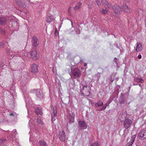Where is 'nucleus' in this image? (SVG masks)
Segmentation results:
<instances>
[{
    "mask_svg": "<svg viewBox=\"0 0 146 146\" xmlns=\"http://www.w3.org/2000/svg\"><path fill=\"white\" fill-rule=\"evenodd\" d=\"M51 113L52 117V121L53 122L55 120L54 117L57 115V110L56 108H54L52 107H51Z\"/></svg>",
    "mask_w": 146,
    "mask_h": 146,
    "instance_id": "4",
    "label": "nucleus"
},
{
    "mask_svg": "<svg viewBox=\"0 0 146 146\" xmlns=\"http://www.w3.org/2000/svg\"><path fill=\"white\" fill-rule=\"evenodd\" d=\"M35 112L37 115H42L43 113L42 112V110L41 109L37 108L35 109Z\"/></svg>",
    "mask_w": 146,
    "mask_h": 146,
    "instance_id": "20",
    "label": "nucleus"
},
{
    "mask_svg": "<svg viewBox=\"0 0 146 146\" xmlns=\"http://www.w3.org/2000/svg\"><path fill=\"white\" fill-rule=\"evenodd\" d=\"M136 137V136L135 135H133L132 136L130 141L128 143L129 146H131V145L133 144Z\"/></svg>",
    "mask_w": 146,
    "mask_h": 146,
    "instance_id": "19",
    "label": "nucleus"
},
{
    "mask_svg": "<svg viewBox=\"0 0 146 146\" xmlns=\"http://www.w3.org/2000/svg\"><path fill=\"white\" fill-rule=\"evenodd\" d=\"M38 64H32L31 71L33 72H36L38 71Z\"/></svg>",
    "mask_w": 146,
    "mask_h": 146,
    "instance_id": "17",
    "label": "nucleus"
},
{
    "mask_svg": "<svg viewBox=\"0 0 146 146\" xmlns=\"http://www.w3.org/2000/svg\"><path fill=\"white\" fill-rule=\"evenodd\" d=\"M81 4L80 2L78 3L76 5V6L74 8V9L76 10L78 9L81 5Z\"/></svg>",
    "mask_w": 146,
    "mask_h": 146,
    "instance_id": "27",
    "label": "nucleus"
},
{
    "mask_svg": "<svg viewBox=\"0 0 146 146\" xmlns=\"http://www.w3.org/2000/svg\"><path fill=\"white\" fill-rule=\"evenodd\" d=\"M132 121L130 119H126L124 122L123 125L126 129L129 127L132 124Z\"/></svg>",
    "mask_w": 146,
    "mask_h": 146,
    "instance_id": "6",
    "label": "nucleus"
},
{
    "mask_svg": "<svg viewBox=\"0 0 146 146\" xmlns=\"http://www.w3.org/2000/svg\"><path fill=\"white\" fill-rule=\"evenodd\" d=\"M145 146H146V144L145 145Z\"/></svg>",
    "mask_w": 146,
    "mask_h": 146,
    "instance_id": "52",
    "label": "nucleus"
},
{
    "mask_svg": "<svg viewBox=\"0 0 146 146\" xmlns=\"http://www.w3.org/2000/svg\"><path fill=\"white\" fill-rule=\"evenodd\" d=\"M143 48L142 44L140 43L137 42L135 49L136 51L137 52H140L142 50Z\"/></svg>",
    "mask_w": 146,
    "mask_h": 146,
    "instance_id": "13",
    "label": "nucleus"
},
{
    "mask_svg": "<svg viewBox=\"0 0 146 146\" xmlns=\"http://www.w3.org/2000/svg\"><path fill=\"white\" fill-rule=\"evenodd\" d=\"M9 55L10 58L16 59L17 57L19 58H24L25 56L27 54L26 53L25 50H23L21 52H19L17 54H13L12 52H9Z\"/></svg>",
    "mask_w": 146,
    "mask_h": 146,
    "instance_id": "1",
    "label": "nucleus"
},
{
    "mask_svg": "<svg viewBox=\"0 0 146 146\" xmlns=\"http://www.w3.org/2000/svg\"><path fill=\"white\" fill-rule=\"evenodd\" d=\"M94 3L95 5L96 4L98 6H99L100 5V1L99 0H95Z\"/></svg>",
    "mask_w": 146,
    "mask_h": 146,
    "instance_id": "28",
    "label": "nucleus"
},
{
    "mask_svg": "<svg viewBox=\"0 0 146 146\" xmlns=\"http://www.w3.org/2000/svg\"><path fill=\"white\" fill-rule=\"evenodd\" d=\"M65 133V132L63 130L60 132L59 133V138L62 141H64L65 140L66 136Z\"/></svg>",
    "mask_w": 146,
    "mask_h": 146,
    "instance_id": "11",
    "label": "nucleus"
},
{
    "mask_svg": "<svg viewBox=\"0 0 146 146\" xmlns=\"http://www.w3.org/2000/svg\"><path fill=\"white\" fill-rule=\"evenodd\" d=\"M7 132L8 133H9V131H7Z\"/></svg>",
    "mask_w": 146,
    "mask_h": 146,
    "instance_id": "48",
    "label": "nucleus"
},
{
    "mask_svg": "<svg viewBox=\"0 0 146 146\" xmlns=\"http://www.w3.org/2000/svg\"><path fill=\"white\" fill-rule=\"evenodd\" d=\"M16 3L20 7L23 8L26 7L24 0H15Z\"/></svg>",
    "mask_w": 146,
    "mask_h": 146,
    "instance_id": "8",
    "label": "nucleus"
},
{
    "mask_svg": "<svg viewBox=\"0 0 146 146\" xmlns=\"http://www.w3.org/2000/svg\"><path fill=\"white\" fill-rule=\"evenodd\" d=\"M126 3H129V0H125Z\"/></svg>",
    "mask_w": 146,
    "mask_h": 146,
    "instance_id": "39",
    "label": "nucleus"
},
{
    "mask_svg": "<svg viewBox=\"0 0 146 146\" xmlns=\"http://www.w3.org/2000/svg\"><path fill=\"white\" fill-rule=\"evenodd\" d=\"M70 8H69L68 9V12H69V11H70Z\"/></svg>",
    "mask_w": 146,
    "mask_h": 146,
    "instance_id": "42",
    "label": "nucleus"
},
{
    "mask_svg": "<svg viewBox=\"0 0 146 146\" xmlns=\"http://www.w3.org/2000/svg\"><path fill=\"white\" fill-rule=\"evenodd\" d=\"M108 11V10L107 9H103L100 11V12L102 14L105 15L107 13Z\"/></svg>",
    "mask_w": 146,
    "mask_h": 146,
    "instance_id": "24",
    "label": "nucleus"
},
{
    "mask_svg": "<svg viewBox=\"0 0 146 146\" xmlns=\"http://www.w3.org/2000/svg\"><path fill=\"white\" fill-rule=\"evenodd\" d=\"M115 59H117V58H115Z\"/></svg>",
    "mask_w": 146,
    "mask_h": 146,
    "instance_id": "53",
    "label": "nucleus"
},
{
    "mask_svg": "<svg viewBox=\"0 0 146 146\" xmlns=\"http://www.w3.org/2000/svg\"><path fill=\"white\" fill-rule=\"evenodd\" d=\"M26 0L27 1H28L29 2L30 1L29 0Z\"/></svg>",
    "mask_w": 146,
    "mask_h": 146,
    "instance_id": "43",
    "label": "nucleus"
},
{
    "mask_svg": "<svg viewBox=\"0 0 146 146\" xmlns=\"http://www.w3.org/2000/svg\"><path fill=\"white\" fill-rule=\"evenodd\" d=\"M70 22L71 23V25H72V22L71 21H70Z\"/></svg>",
    "mask_w": 146,
    "mask_h": 146,
    "instance_id": "46",
    "label": "nucleus"
},
{
    "mask_svg": "<svg viewBox=\"0 0 146 146\" xmlns=\"http://www.w3.org/2000/svg\"><path fill=\"white\" fill-rule=\"evenodd\" d=\"M88 7L90 9H91L92 7V4H88Z\"/></svg>",
    "mask_w": 146,
    "mask_h": 146,
    "instance_id": "34",
    "label": "nucleus"
},
{
    "mask_svg": "<svg viewBox=\"0 0 146 146\" xmlns=\"http://www.w3.org/2000/svg\"><path fill=\"white\" fill-rule=\"evenodd\" d=\"M79 126L82 129H85L87 127V125L86 122L84 121H78Z\"/></svg>",
    "mask_w": 146,
    "mask_h": 146,
    "instance_id": "14",
    "label": "nucleus"
},
{
    "mask_svg": "<svg viewBox=\"0 0 146 146\" xmlns=\"http://www.w3.org/2000/svg\"><path fill=\"white\" fill-rule=\"evenodd\" d=\"M135 81L137 83L140 82L141 83L144 82V80L141 78L139 77H137L135 80Z\"/></svg>",
    "mask_w": 146,
    "mask_h": 146,
    "instance_id": "22",
    "label": "nucleus"
},
{
    "mask_svg": "<svg viewBox=\"0 0 146 146\" xmlns=\"http://www.w3.org/2000/svg\"><path fill=\"white\" fill-rule=\"evenodd\" d=\"M7 22V18L4 17H0V25H5L6 24Z\"/></svg>",
    "mask_w": 146,
    "mask_h": 146,
    "instance_id": "15",
    "label": "nucleus"
},
{
    "mask_svg": "<svg viewBox=\"0 0 146 146\" xmlns=\"http://www.w3.org/2000/svg\"><path fill=\"white\" fill-rule=\"evenodd\" d=\"M123 102H120V103L121 104H123Z\"/></svg>",
    "mask_w": 146,
    "mask_h": 146,
    "instance_id": "44",
    "label": "nucleus"
},
{
    "mask_svg": "<svg viewBox=\"0 0 146 146\" xmlns=\"http://www.w3.org/2000/svg\"><path fill=\"white\" fill-rule=\"evenodd\" d=\"M36 96L39 98L42 97V95L41 94L39 89L37 90Z\"/></svg>",
    "mask_w": 146,
    "mask_h": 146,
    "instance_id": "25",
    "label": "nucleus"
},
{
    "mask_svg": "<svg viewBox=\"0 0 146 146\" xmlns=\"http://www.w3.org/2000/svg\"><path fill=\"white\" fill-rule=\"evenodd\" d=\"M91 146H99V145L98 143L96 142L94 143H92L91 145Z\"/></svg>",
    "mask_w": 146,
    "mask_h": 146,
    "instance_id": "30",
    "label": "nucleus"
},
{
    "mask_svg": "<svg viewBox=\"0 0 146 146\" xmlns=\"http://www.w3.org/2000/svg\"><path fill=\"white\" fill-rule=\"evenodd\" d=\"M72 73L73 75L74 78H76L80 77L81 76V71L77 68H75L74 70L71 67Z\"/></svg>",
    "mask_w": 146,
    "mask_h": 146,
    "instance_id": "2",
    "label": "nucleus"
},
{
    "mask_svg": "<svg viewBox=\"0 0 146 146\" xmlns=\"http://www.w3.org/2000/svg\"><path fill=\"white\" fill-rule=\"evenodd\" d=\"M32 58L34 60H36L37 59L38 54L36 50L31 51L30 53Z\"/></svg>",
    "mask_w": 146,
    "mask_h": 146,
    "instance_id": "9",
    "label": "nucleus"
},
{
    "mask_svg": "<svg viewBox=\"0 0 146 146\" xmlns=\"http://www.w3.org/2000/svg\"><path fill=\"white\" fill-rule=\"evenodd\" d=\"M37 122L38 124L39 125H42V122L41 121V120L40 118H37Z\"/></svg>",
    "mask_w": 146,
    "mask_h": 146,
    "instance_id": "29",
    "label": "nucleus"
},
{
    "mask_svg": "<svg viewBox=\"0 0 146 146\" xmlns=\"http://www.w3.org/2000/svg\"><path fill=\"white\" fill-rule=\"evenodd\" d=\"M103 104V102L101 101H99V102L96 103L95 104V106L96 107H98V106H102Z\"/></svg>",
    "mask_w": 146,
    "mask_h": 146,
    "instance_id": "23",
    "label": "nucleus"
},
{
    "mask_svg": "<svg viewBox=\"0 0 146 146\" xmlns=\"http://www.w3.org/2000/svg\"><path fill=\"white\" fill-rule=\"evenodd\" d=\"M0 33L1 34H5V32L4 30L3 29L1 28L0 27Z\"/></svg>",
    "mask_w": 146,
    "mask_h": 146,
    "instance_id": "31",
    "label": "nucleus"
},
{
    "mask_svg": "<svg viewBox=\"0 0 146 146\" xmlns=\"http://www.w3.org/2000/svg\"><path fill=\"white\" fill-rule=\"evenodd\" d=\"M5 139H0V144H2L4 141H5Z\"/></svg>",
    "mask_w": 146,
    "mask_h": 146,
    "instance_id": "33",
    "label": "nucleus"
},
{
    "mask_svg": "<svg viewBox=\"0 0 146 146\" xmlns=\"http://www.w3.org/2000/svg\"><path fill=\"white\" fill-rule=\"evenodd\" d=\"M80 62H81V63H82V62H81V60L80 61Z\"/></svg>",
    "mask_w": 146,
    "mask_h": 146,
    "instance_id": "50",
    "label": "nucleus"
},
{
    "mask_svg": "<svg viewBox=\"0 0 146 146\" xmlns=\"http://www.w3.org/2000/svg\"><path fill=\"white\" fill-rule=\"evenodd\" d=\"M10 115V116H11V115H13V114L12 113H11Z\"/></svg>",
    "mask_w": 146,
    "mask_h": 146,
    "instance_id": "40",
    "label": "nucleus"
},
{
    "mask_svg": "<svg viewBox=\"0 0 146 146\" xmlns=\"http://www.w3.org/2000/svg\"><path fill=\"white\" fill-rule=\"evenodd\" d=\"M57 33H56V31H55V35H57Z\"/></svg>",
    "mask_w": 146,
    "mask_h": 146,
    "instance_id": "41",
    "label": "nucleus"
},
{
    "mask_svg": "<svg viewBox=\"0 0 146 146\" xmlns=\"http://www.w3.org/2000/svg\"><path fill=\"white\" fill-rule=\"evenodd\" d=\"M113 9L115 12L117 14H120L121 11L120 7L117 5L113 6Z\"/></svg>",
    "mask_w": 146,
    "mask_h": 146,
    "instance_id": "7",
    "label": "nucleus"
},
{
    "mask_svg": "<svg viewBox=\"0 0 146 146\" xmlns=\"http://www.w3.org/2000/svg\"><path fill=\"white\" fill-rule=\"evenodd\" d=\"M106 106L105 107H104V106L103 108H102V109H106Z\"/></svg>",
    "mask_w": 146,
    "mask_h": 146,
    "instance_id": "38",
    "label": "nucleus"
},
{
    "mask_svg": "<svg viewBox=\"0 0 146 146\" xmlns=\"http://www.w3.org/2000/svg\"><path fill=\"white\" fill-rule=\"evenodd\" d=\"M105 105V106H106V107H107L108 105L107 103H106V104Z\"/></svg>",
    "mask_w": 146,
    "mask_h": 146,
    "instance_id": "45",
    "label": "nucleus"
},
{
    "mask_svg": "<svg viewBox=\"0 0 146 146\" xmlns=\"http://www.w3.org/2000/svg\"><path fill=\"white\" fill-rule=\"evenodd\" d=\"M69 116L70 117V122L73 123L74 121V118L75 117V114L74 112H71L69 113Z\"/></svg>",
    "mask_w": 146,
    "mask_h": 146,
    "instance_id": "18",
    "label": "nucleus"
},
{
    "mask_svg": "<svg viewBox=\"0 0 146 146\" xmlns=\"http://www.w3.org/2000/svg\"><path fill=\"white\" fill-rule=\"evenodd\" d=\"M82 93L84 96H88L90 94V88L88 86H83L82 90Z\"/></svg>",
    "mask_w": 146,
    "mask_h": 146,
    "instance_id": "3",
    "label": "nucleus"
},
{
    "mask_svg": "<svg viewBox=\"0 0 146 146\" xmlns=\"http://www.w3.org/2000/svg\"><path fill=\"white\" fill-rule=\"evenodd\" d=\"M29 52H28V54H29Z\"/></svg>",
    "mask_w": 146,
    "mask_h": 146,
    "instance_id": "51",
    "label": "nucleus"
},
{
    "mask_svg": "<svg viewBox=\"0 0 146 146\" xmlns=\"http://www.w3.org/2000/svg\"><path fill=\"white\" fill-rule=\"evenodd\" d=\"M40 145L41 146H47L46 143L43 141H41L39 142Z\"/></svg>",
    "mask_w": 146,
    "mask_h": 146,
    "instance_id": "26",
    "label": "nucleus"
},
{
    "mask_svg": "<svg viewBox=\"0 0 146 146\" xmlns=\"http://www.w3.org/2000/svg\"><path fill=\"white\" fill-rule=\"evenodd\" d=\"M84 64H87L85 63Z\"/></svg>",
    "mask_w": 146,
    "mask_h": 146,
    "instance_id": "54",
    "label": "nucleus"
},
{
    "mask_svg": "<svg viewBox=\"0 0 146 146\" xmlns=\"http://www.w3.org/2000/svg\"><path fill=\"white\" fill-rule=\"evenodd\" d=\"M4 146H7L6 145H5Z\"/></svg>",
    "mask_w": 146,
    "mask_h": 146,
    "instance_id": "55",
    "label": "nucleus"
},
{
    "mask_svg": "<svg viewBox=\"0 0 146 146\" xmlns=\"http://www.w3.org/2000/svg\"><path fill=\"white\" fill-rule=\"evenodd\" d=\"M102 3L106 8H110L111 6V5L106 0H102Z\"/></svg>",
    "mask_w": 146,
    "mask_h": 146,
    "instance_id": "12",
    "label": "nucleus"
},
{
    "mask_svg": "<svg viewBox=\"0 0 146 146\" xmlns=\"http://www.w3.org/2000/svg\"><path fill=\"white\" fill-rule=\"evenodd\" d=\"M86 65H87V64H84V66H86Z\"/></svg>",
    "mask_w": 146,
    "mask_h": 146,
    "instance_id": "47",
    "label": "nucleus"
},
{
    "mask_svg": "<svg viewBox=\"0 0 146 146\" xmlns=\"http://www.w3.org/2000/svg\"><path fill=\"white\" fill-rule=\"evenodd\" d=\"M4 42H0V47L3 48L4 47Z\"/></svg>",
    "mask_w": 146,
    "mask_h": 146,
    "instance_id": "32",
    "label": "nucleus"
},
{
    "mask_svg": "<svg viewBox=\"0 0 146 146\" xmlns=\"http://www.w3.org/2000/svg\"><path fill=\"white\" fill-rule=\"evenodd\" d=\"M138 137L141 140H143L146 138V131L144 130H141L139 133Z\"/></svg>",
    "mask_w": 146,
    "mask_h": 146,
    "instance_id": "5",
    "label": "nucleus"
},
{
    "mask_svg": "<svg viewBox=\"0 0 146 146\" xmlns=\"http://www.w3.org/2000/svg\"><path fill=\"white\" fill-rule=\"evenodd\" d=\"M32 42L33 45L35 47L37 46L39 44L37 38L35 36H33Z\"/></svg>",
    "mask_w": 146,
    "mask_h": 146,
    "instance_id": "10",
    "label": "nucleus"
},
{
    "mask_svg": "<svg viewBox=\"0 0 146 146\" xmlns=\"http://www.w3.org/2000/svg\"><path fill=\"white\" fill-rule=\"evenodd\" d=\"M138 58L139 59H141L142 58V56L141 55V54H139L138 56Z\"/></svg>",
    "mask_w": 146,
    "mask_h": 146,
    "instance_id": "35",
    "label": "nucleus"
},
{
    "mask_svg": "<svg viewBox=\"0 0 146 146\" xmlns=\"http://www.w3.org/2000/svg\"><path fill=\"white\" fill-rule=\"evenodd\" d=\"M76 33L77 34H79L80 33V31L79 30H78L77 31H76Z\"/></svg>",
    "mask_w": 146,
    "mask_h": 146,
    "instance_id": "36",
    "label": "nucleus"
},
{
    "mask_svg": "<svg viewBox=\"0 0 146 146\" xmlns=\"http://www.w3.org/2000/svg\"><path fill=\"white\" fill-rule=\"evenodd\" d=\"M122 9L124 12L128 13L130 12L129 8L125 4H123L121 7Z\"/></svg>",
    "mask_w": 146,
    "mask_h": 146,
    "instance_id": "16",
    "label": "nucleus"
},
{
    "mask_svg": "<svg viewBox=\"0 0 146 146\" xmlns=\"http://www.w3.org/2000/svg\"><path fill=\"white\" fill-rule=\"evenodd\" d=\"M53 18L52 16L50 15L47 17L46 18V21L48 23H50L52 20Z\"/></svg>",
    "mask_w": 146,
    "mask_h": 146,
    "instance_id": "21",
    "label": "nucleus"
},
{
    "mask_svg": "<svg viewBox=\"0 0 146 146\" xmlns=\"http://www.w3.org/2000/svg\"><path fill=\"white\" fill-rule=\"evenodd\" d=\"M14 22L15 23H16V24H17V23H16V22Z\"/></svg>",
    "mask_w": 146,
    "mask_h": 146,
    "instance_id": "49",
    "label": "nucleus"
},
{
    "mask_svg": "<svg viewBox=\"0 0 146 146\" xmlns=\"http://www.w3.org/2000/svg\"><path fill=\"white\" fill-rule=\"evenodd\" d=\"M13 132L15 133V134H16L17 133V131L15 129H14L13 131Z\"/></svg>",
    "mask_w": 146,
    "mask_h": 146,
    "instance_id": "37",
    "label": "nucleus"
}]
</instances>
